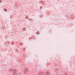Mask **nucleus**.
Returning <instances> with one entry per match:
<instances>
[{
	"instance_id": "1",
	"label": "nucleus",
	"mask_w": 75,
	"mask_h": 75,
	"mask_svg": "<svg viewBox=\"0 0 75 75\" xmlns=\"http://www.w3.org/2000/svg\"><path fill=\"white\" fill-rule=\"evenodd\" d=\"M43 75V73H42V74H41V75Z\"/></svg>"
},
{
	"instance_id": "2",
	"label": "nucleus",
	"mask_w": 75,
	"mask_h": 75,
	"mask_svg": "<svg viewBox=\"0 0 75 75\" xmlns=\"http://www.w3.org/2000/svg\"><path fill=\"white\" fill-rule=\"evenodd\" d=\"M47 74H49V72H47Z\"/></svg>"
}]
</instances>
